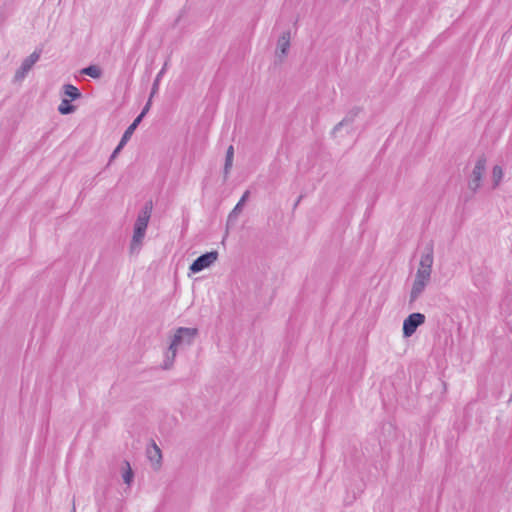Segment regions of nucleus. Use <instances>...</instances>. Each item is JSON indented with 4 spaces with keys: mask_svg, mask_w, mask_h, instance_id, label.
Segmentation results:
<instances>
[{
    "mask_svg": "<svg viewBox=\"0 0 512 512\" xmlns=\"http://www.w3.org/2000/svg\"><path fill=\"white\" fill-rule=\"evenodd\" d=\"M197 334V328L179 327L172 338L168 351L166 352L162 368L165 370L170 369L173 366L178 348L182 345H191Z\"/></svg>",
    "mask_w": 512,
    "mask_h": 512,
    "instance_id": "obj_1",
    "label": "nucleus"
},
{
    "mask_svg": "<svg viewBox=\"0 0 512 512\" xmlns=\"http://www.w3.org/2000/svg\"><path fill=\"white\" fill-rule=\"evenodd\" d=\"M152 203L148 202L145 204L143 209L139 212L136 222L134 224V231L131 240V250L138 249L145 237L146 229L151 217Z\"/></svg>",
    "mask_w": 512,
    "mask_h": 512,
    "instance_id": "obj_2",
    "label": "nucleus"
},
{
    "mask_svg": "<svg viewBox=\"0 0 512 512\" xmlns=\"http://www.w3.org/2000/svg\"><path fill=\"white\" fill-rule=\"evenodd\" d=\"M486 162L487 160L484 155L479 156L470 174L468 188L473 192H476L481 187L482 178L486 170Z\"/></svg>",
    "mask_w": 512,
    "mask_h": 512,
    "instance_id": "obj_3",
    "label": "nucleus"
},
{
    "mask_svg": "<svg viewBox=\"0 0 512 512\" xmlns=\"http://www.w3.org/2000/svg\"><path fill=\"white\" fill-rule=\"evenodd\" d=\"M41 50H35L33 53H31L28 57H26L22 63L19 69L15 72L13 82L20 83L22 82L29 71L32 69L34 64L40 59L41 56Z\"/></svg>",
    "mask_w": 512,
    "mask_h": 512,
    "instance_id": "obj_4",
    "label": "nucleus"
},
{
    "mask_svg": "<svg viewBox=\"0 0 512 512\" xmlns=\"http://www.w3.org/2000/svg\"><path fill=\"white\" fill-rule=\"evenodd\" d=\"M425 319V315L419 312L408 315L403 321V337H411L416 332L417 328L424 324Z\"/></svg>",
    "mask_w": 512,
    "mask_h": 512,
    "instance_id": "obj_5",
    "label": "nucleus"
},
{
    "mask_svg": "<svg viewBox=\"0 0 512 512\" xmlns=\"http://www.w3.org/2000/svg\"><path fill=\"white\" fill-rule=\"evenodd\" d=\"M217 251L206 252L197 257L189 267L192 273H199L202 270L211 266L218 259Z\"/></svg>",
    "mask_w": 512,
    "mask_h": 512,
    "instance_id": "obj_6",
    "label": "nucleus"
},
{
    "mask_svg": "<svg viewBox=\"0 0 512 512\" xmlns=\"http://www.w3.org/2000/svg\"><path fill=\"white\" fill-rule=\"evenodd\" d=\"M431 277L423 273H416L409 295V303H414L425 291Z\"/></svg>",
    "mask_w": 512,
    "mask_h": 512,
    "instance_id": "obj_7",
    "label": "nucleus"
},
{
    "mask_svg": "<svg viewBox=\"0 0 512 512\" xmlns=\"http://www.w3.org/2000/svg\"><path fill=\"white\" fill-rule=\"evenodd\" d=\"M433 261V247L427 246L421 255L419 267L416 273H423L424 275L431 277Z\"/></svg>",
    "mask_w": 512,
    "mask_h": 512,
    "instance_id": "obj_8",
    "label": "nucleus"
},
{
    "mask_svg": "<svg viewBox=\"0 0 512 512\" xmlns=\"http://www.w3.org/2000/svg\"><path fill=\"white\" fill-rule=\"evenodd\" d=\"M147 457L149 461L152 463L155 469H159L162 462V453L160 448L156 445L155 442H152L150 446L147 448Z\"/></svg>",
    "mask_w": 512,
    "mask_h": 512,
    "instance_id": "obj_9",
    "label": "nucleus"
},
{
    "mask_svg": "<svg viewBox=\"0 0 512 512\" xmlns=\"http://www.w3.org/2000/svg\"><path fill=\"white\" fill-rule=\"evenodd\" d=\"M290 47V32H284L278 39L276 56L280 59L284 58Z\"/></svg>",
    "mask_w": 512,
    "mask_h": 512,
    "instance_id": "obj_10",
    "label": "nucleus"
},
{
    "mask_svg": "<svg viewBox=\"0 0 512 512\" xmlns=\"http://www.w3.org/2000/svg\"><path fill=\"white\" fill-rule=\"evenodd\" d=\"M249 195H250V191L249 190H246L244 192V194L242 195V197L240 198V200L238 201V203L235 205V207L233 208V210L229 213L228 215V224L229 223H234L237 221L238 219V216L240 215V213L242 212L243 210V207L246 203V201L248 200L249 198Z\"/></svg>",
    "mask_w": 512,
    "mask_h": 512,
    "instance_id": "obj_11",
    "label": "nucleus"
},
{
    "mask_svg": "<svg viewBox=\"0 0 512 512\" xmlns=\"http://www.w3.org/2000/svg\"><path fill=\"white\" fill-rule=\"evenodd\" d=\"M358 113V108L351 110L349 114L333 128L332 134L335 135L343 126L352 124Z\"/></svg>",
    "mask_w": 512,
    "mask_h": 512,
    "instance_id": "obj_12",
    "label": "nucleus"
},
{
    "mask_svg": "<svg viewBox=\"0 0 512 512\" xmlns=\"http://www.w3.org/2000/svg\"><path fill=\"white\" fill-rule=\"evenodd\" d=\"M234 148L230 145L226 151L225 164H224V178L226 179L230 173L233 165Z\"/></svg>",
    "mask_w": 512,
    "mask_h": 512,
    "instance_id": "obj_13",
    "label": "nucleus"
},
{
    "mask_svg": "<svg viewBox=\"0 0 512 512\" xmlns=\"http://www.w3.org/2000/svg\"><path fill=\"white\" fill-rule=\"evenodd\" d=\"M63 93L71 100H76L81 97V92L79 89L72 84L63 85Z\"/></svg>",
    "mask_w": 512,
    "mask_h": 512,
    "instance_id": "obj_14",
    "label": "nucleus"
},
{
    "mask_svg": "<svg viewBox=\"0 0 512 512\" xmlns=\"http://www.w3.org/2000/svg\"><path fill=\"white\" fill-rule=\"evenodd\" d=\"M81 73L91 78L98 79L102 75V70L97 65H89L81 70Z\"/></svg>",
    "mask_w": 512,
    "mask_h": 512,
    "instance_id": "obj_15",
    "label": "nucleus"
},
{
    "mask_svg": "<svg viewBox=\"0 0 512 512\" xmlns=\"http://www.w3.org/2000/svg\"><path fill=\"white\" fill-rule=\"evenodd\" d=\"M140 119L135 118L134 121L128 126V128L125 130L124 134L122 135V144H126L127 141L131 138L132 134L134 133L135 129L140 124Z\"/></svg>",
    "mask_w": 512,
    "mask_h": 512,
    "instance_id": "obj_16",
    "label": "nucleus"
},
{
    "mask_svg": "<svg viewBox=\"0 0 512 512\" xmlns=\"http://www.w3.org/2000/svg\"><path fill=\"white\" fill-rule=\"evenodd\" d=\"M58 111L62 115H67L75 111V106L70 104L69 100L63 99L58 107Z\"/></svg>",
    "mask_w": 512,
    "mask_h": 512,
    "instance_id": "obj_17",
    "label": "nucleus"
},
{
    "mask_svg": "<svg viewBox=\"0 0 512 512\" xmlns=\"http://www.w3.org/2000/svg\"><path fill=\"white\" fill-rule=\"evenodd\" d=\"M503 178V170L499 165H495L492 170L493 188H496Z\"/></svg>",
    "mask_w": 512,
    "mask_h": 512,
    "instance_id": "obj_18",
    "label": "nucleus"
},
{
    "mask_svg": "<svg viewBox=\"0 0 512 512\" xmlns=\"http://www.w3.org/2000/svg\"><path fill=\"white\" fill-rule=\"evenodd\" d=\"M124 466L125 469L123 471L122 478L125 484L130 485L133 480L134 474L128 461H124Z\"/></svg>",
    "mask_w": 512,
    "mask_h": 512,
    "instance_id": "obj_19",
    "label": "nucleus"
},
{
    "mask_svg": "<svg viewBox=\"0 0 512 512\" xmlns=\"http://www.w3.org/2000/svg\"><path fill=\"white\" fill-rule=\"evenodd\" d=\"M166 68H167V62L164 64L162 69L159 71V73L157 74V76H156V78H155V80L153 82L152 90H151V97H153V95L158 91L159 82H161V77L165 73Z\"/></svg>",
    "mask_w": 512,
    "mask_h": 512,
    "instance_id": "obj_20",
    "label": "nucleus"
},
{
    "mask_svg": "<svg viewBox=\"0 0 512 512\" xmlns=\"http://www.w3.org/2000/svg\"><path fill=\"white\" fill-rule=\"evenodd\" d=\"M151 105V98L148 100L146 105L143 107L141 113L136 117L140 119V122L142 121L143 117L146 115V113L149 111Z\"/></svg>",
    "mask_w": 512,
    "mask_h": 512,
    "instance_id": "obj_21",
    "label": "nucleus"
},
{
    "mask_svg": "<svg viewBox=\"0 0 512 512\" xmlns=\"http://www.w3.org/2000/svg\"><path fill=\"white\" fill-rule=\"evenodd\" d=\"M125 146V144H122V140H120L119 144L117 145V147L115 148V150L113 151L111 157H110V160H112L113 158L116 157V155L121 151V149Z\"/></svg>",
    "mask_w": 512,
    "mask_h": 512,
    "instance_id": "obj_22",
    "label": "nucleus"
},
{
    "mask_svg": "<svg viewBox=\"0 0 512 512\" xmlns=\"http://www.w3.org/2000/svg\"><path fill=\"white\" fill-rule=\"evenodd\" d=\"M301 198H302L301 196L298 198V200H297V201H296V203H295V207L299 204V202H300Z\"/></svg>",
    "mask_w": 512,
    "mask_h": 512,
    "instance_id": "obj_23",
    "label": "nucleus"
},
{
    "mask_svg": "<svg viewBox=\"0 0 512 512\" xmlns=\"http://www.w3.org/2000/svg\"><path fill=\"white\" fill-rule=\"evenodd\" d=\"M73 512H75V509L73 510Z\"/></svg>",
    "mask_w": 512,
    "mask_h": 512,
    "instance_id": "obj_24",
    "label": "nucleus"
}]
</instances>
